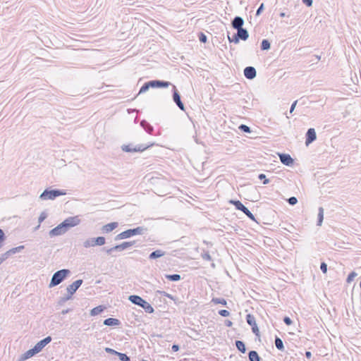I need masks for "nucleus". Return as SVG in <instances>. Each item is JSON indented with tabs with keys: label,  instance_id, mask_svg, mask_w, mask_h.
Masks as SVG:
<instances>
[{
	"label": "nucleus",
	"instance_id": "1",
	"mask_svg": "<svg viewBox=\"0 0 361 361\" xmlns=\"http://www.w3.org/2000/svg\"><path fill=\"white\" fill-rule=\"evenodd\" d=\"M146 231L147 228L142 226H138L135 228L128 229L118 234L116 236L115 240H118L122 239H126L136 235H142Z\"/></svg>",
	"mask_w": 361,
	"mask_h": 361
},
{
	"label": "nucleus",
	"instance_id": "2",
	"mask_svg": "<svg viewBox=\"0 0 361 361\" xmlns=\"http://www.w3.org/2000/svg\"><path fill=\"white\" fill-rule=\"evenodd\" d=\"M70 272V270L66 269H63L56 271L51 277L49 287L53 288L60 284L68 276Z\"/></svg>",
	"mask_w": 361,
	"mask_h": 361
},
{
	"label": "nucleus",
	"instance_id": "3",
	"mask_svg": "<svg viewBox=\"0 0 361 361\" xmlns=\"http://www.w3.org/2000/svg\"><path fill=\"white\" fill-rule=\"evenodd\" d=\"M128 300L133 304L137 305L141 307H142L145 311L147 313H152L154 312V310L153 307L146 300L142 299L141 297L136 295H130L128 298Z\"/></svg>",
	"mask_w": 361,
	"mask_h": 361
},
{
	"label": "nucleus",
	"instance_id": "4",
	"mask_svg": "<svg viewBox=\"0 0 361 361\" xmlns=\"http://www.w3.org/2000/svg\"><path fill=\"white\" fill-rule=\"evenodd\" d=\"M66 192L62 190L54 189L49 190L46 189L44 192L40 195L39 198L42 200H54L59 196L64 195Z\"/></svg>",
	"mask_w": 361,
	"mask_h": 361
},
{
	"label": "nucleus",
	"instance_id": "5",
	"mask_svg": "<svg viewBox=\"0 0 361 361\" xmlns=\"http://www.w3.org/2000/svg\"><path fill=\"white\" fill-rule=\"evenodd\" d=\"M152 145H153V144H151V145L140 144V145H136L135 147H133L132 145H123L121 147V149L123 151L126 152H143L144 150L147 149Z\"/></svg>",
	"mask_w": 361,
	"mask_h": 361
},
{
	"label": "nucleus",
	"instance_id": "6",
	"mask_svg": "<svg viewBox=\"0 0 361 361\" xmlns=\"http://www.w3.org/2000/svg\"><path fill=\"white\" fill-rule=\"evenodd\" d=\"M106 240L105 238L103 236H99L97 238H91L87 239L83 243V246L86 248L90 247H94L97 245H103L105 244Z\"/></svg>",
	"mask_w": 361,
	"mask_h": 361
},
{
	"label": "nucleus",
	"instance_id": "7",
	"mask_svg": "<svg viewBox=\"0 0 361 361\" xmlns=\"http://www.w3.org/2000/svg\"><path fill=\"white\" fill-rule=\"evenodd\" d=\"M135 244V241L133 240V241H128V242H123L120 245H115L114 247H111L109 249H107L106 250V252L109 255L111 254L112 252L114 251H118V252H121V251H123L131 246H133Z\"/></svg>",
	"mask_w": 361,
	"mask_h": 361
},
{
	"label": "nucleus",
	"instance_id": "8",
	"mask_svg": "<svg viewBox=\"0 0 361 361\" xmlns=\"http://www.w3.org/2000/svg\"><path fill=\"white\" fill-rule=\"evenodd\" d=\"M80 223V219L78 216H70L66 219L62 224L64 225V227L68 231V228L78 226Z\"/></svg>",
	"mask_w": 361,
	"mask_h": 361
},
{
	"label": "nucleus",
	"instance_id": "9",
	"mask_svg": "<svg viewBox=\"0 0 361 361\" xmlns=\"http://www.w3.org/2000/svg\"><path fill=\"white\" fill-rule=\"evenodd\" d=\"M66 232H67V230L64 227V225L62 223H61L57 226H56L55 228L51 229L49 232V235L50 237H54V236L63 235Z\"/></svg>",
	"mask_w": 361,
	"mask_h": 361
},
{
	"label": "nucleus",
	"instance_id": "10",
	"mask_svg": "<svg viewBox=\"0 0 361 361\" xmlns=\"http://www.w3.org/2000/svg\"><path fill=\"white\" fill-rule=\"evenodd\" d=\"M173 100L176 104V105L183 111L185 110L184 104L181 102L180 95L178 92L175 85H173Z\"/></svg>",
	"mask_w": 361,
	"mask_h": 361
},
{
	"label": "nucleus",
	"instance_id": "11",
	"mask_svg": "<svg viewBox=\"0 0 361 361\" xmlns=\"http://www.w3.org/2000/svg\"><path fill=\"white\" fill-rule=\"evenodd\" d=\"M24 248H25L24 245H20V246H18L16 247H13L11 249L8 250V251H6V252H4V254H2L1 257V258H4V262L11 255H14L17 252H21Z\"/></svg>",
	"mask_w": 361,
	"mask_h": 361
},
{
	"label": "nucleus",
	"instance_id": "12",
	"mask_svg": "<svg viewBox=\"0 0 361 361\" xmlns=\"http://www.w3.org/2000/svg\"><path fill=\"white\" fill-rule=\"evenodd\" d=\"M82 282L83 281L82 279H78L69 285L66 288L68 293L71 294V295H73L79 288V287L82 284Z\"/></svg>",
	"mask_w": 361,
	"mask_h": 361
},
{
	"label": "nucleus",
	"instance_id": "13",
	"mask_svg": "<svg viewBox=\"0 0 361 361\" xmlns=\"http://www.w3.org/2000/svg\"><path fill=\"white\" fill-rule=\"evenodd\" d=\"M317 139L316 132L314 128H309L306 133V145H310Z\"/></svg>",
	"mask_w": 361,
	"mask_h": 361
},
{
	"label": "nucleus",
	"instance_id": "14",
	"mask_svg": "<svg viewBox=\"0 0 361 361\" xmlns=\"http://www.w3.org/2000/svg\"><path fill=\"white\" fill-rule=\"evenodd\" d=\"M279 156L281 162L286 166H291L294 162L293 159L290 157V154H279Z\"/></svg>",
	"mask_w": 361,
	"mask_h": 361
},
{
	"label": "nucleus",
	"instance_id": "15",
	"mask_svg": "<svg viewBox=\"0 0 361 361\" xmlns=\"http://www.w3.org/2000/svg\"><path fill=\"white\" fill-rule=\"evenodd\" d=\"M256 70L252 66H247L244 69V75L247 79L252 80L256 77Z\"/></svg>",
	"mask_w": 361,
	"mask_h": 361
},
{
	"label": "nucleus",
	"instance_id": "16",
	"mask_svg": "<svg viewBox=\"0 0 361 361\" xmlns=\"http://www.w3.org/2000/svg\"><path fill=\"white\" fill-rule=\"evenodd\" d=\"M38 353L39 352L37 351V348H35L34 346L32 348L28 350L25 353L22 354L18 361H25L27 359L34 356Z\"/></svg>",
	"mask_w": 361,
	"mask_h": 361
},
{
	"label": "nucleus",
	"instance_id": "17",
	"mask_svg": "<svg viewBox=\"0 0 361 361\" xmlns=\"http://www.w3.org/2000/svg\"><path fill=\"white\" fill-rule=\"evenodd\" d=\"M150 85L151 87L152 88H157V87H168L171 82L168 81H163V80H150Z\"/></svg>",
	"mask_w": 361,
	"mask_h": 361
},
{
	"label": "nucleus",
	"instance_id": "18",
	"mask_svg": "<svg viewBox=\"0 0 361 361\" xmlns=\"http://www.w3.org/2000/svg\"><path fill=\"white\" fill-rule=\"evenodd\" d=\"M51 341V336H47L38 343H36L35 348H37V351L39 353L48 343Z\"/></svg>",
	"mask_w": 361,
	"mask_h": 361
},
{
	"label": "nucleus",
	"instance_id": "19",
	"mask_svg": "<svg viewBox=\"0 0 361 361\" xmlns=\"http://www.w3.org/2000/svg\"><path fill=\"white\" fill-rule=\"evenodd\" d=\"M244 24V20L242 17L240 16H235L232 22H231V25L232 27L235 29V30H238V29H240L243 27V25Z\"/></svg>",
	"mask_w": 361,
	"mask_h": 361
},
{
	"label": "nucleus",
	"instance_id": "20",
	"mask_svg": "<svg viewBox=\"0 0 361 361\" xmlns=\"http://www.w3.org/2000/svg\"><path fill=\"white\" fill-rule=\"evenodd\" d=\"M229 203L234 205L236 209L240 210L243 213L247 209V208L239 200H231Z\"/></svg>",
	"mask_w": 361,
	"mask_h": 361
},
{
	"label": "nucleus",
	"instance_id": "21",
	"mask_svg": "<svg viewBox=\"0 0 361 361\" xmlns=\"http://www.w3.org/2000/svg\"><path fill=\"white\" fill-rule=\"evenodd\" d=\"M118 226V224L117 222L109 223V224H107L103 226L102 228V231L103 233H108L112 231L113 230H114L116 228H117Z\"/></svg>",
	"mask_w": 361,
	"mask_h": 361
},
{
	"label": "nucleus",
	"instance_id": "22",
	"mask_svg": "<svg viewBox=\"0 0 361 361\" xmlns=\"http://www.w3.org/2000/svg\"><path fill=\"white\" fill-rule=\"evenodd\" d=\"M237 36L243 41H245L249 37V33L246 29L243 27L237 30Z\"/></svg>",
	"mask_w": 361,
	"mask_h": 361
},
{
	"label": "nucleus",
	"instance_id": "23",
	"mask_svg": "<svg viewBox=\"0 0 361 361\" xmlns=\"http://www.w3.org/2000/svg\"><path fill=\"white\" fill-rule=\"evenodd\" d=\"M120 321L115 318H108L104 321V324L106 326H118Z\"/></svg>",
	"mask_w": 361,
	"mask_h": 361
},
{
	"label": "nucleus",
	"instance_id": "24",
	"mask_svg": "<svg viewBox=\"0 0 361 361\" xmlns=\"http://www.w3.org/2000/svg\"><path fill=\"white\" fill-rule=\"evenodd\" d=\"M140 126L145 129V130L147 133L152 134L154 128L147 121L142 120L140 122Z\"/></svg>",
	"mask_w": 361,
	"mask_h": 361
},
{
	"label": "nucleus",
	"instance_id": "25",
	"mask_svg": "<svg viewBox=\"0 0 361 361\" xmlns=\"http://www.w3.org/2000/svg\"><path fill=\"white\" fill-rule=\"evenodd\" d=\"M165 255V252L161 250H155L154 252H152L149 256V258L150 259H155L157 258H159V257H161L162 256H164Z\"/></svg>",
	"mask_w": 361,
	"mask_h": 361
},
{
	"label": "nucleus",
	"instance_id": "26",
	"mask_svg": "<svg viewBox=\"0 0 361 361\" xmlns=\"http://www.w3.org/2000/svg\"><path fill=\"white\" fill-rule=\"evenodd\" d=\"M248 357L250 361H260L261 357L259 356L258 353L255 350H251L248 353Z\"/></svg>",
	"mask_w": 361,
	"mask_h": 361
},
{
	"label": "nucleus",
	"instance_id": "27",
	"mask_svg": "<svg viewBox=\"0 0 361 361\" xmlns=\"http://www.w3.org/2000/svg\"><path fill=\"white\" fill-rule=\"evenodd\" d=\"M274 343L278 350H281V351L284 350V345H283V341L279 337L276 336Z\"/></svg>",
	"mask_w": 361,
	"mask_h": 361
},
{
	"label": "nucleus",
	"instance_id": "28",
	"mask_svg": "<svg viewBox=\"0 0 361 361\" xmlns=\"http://www.w3.org/2000/svg\"><path fill=\"white\" fill-rule=\"evenodd\" d=\"M318 221L317 225L320 226H322V224L323 222L324 219V209L323 207H320L318 209Z\"/></svg>",
	"mask_w": 361,
	"mask_h": 361
},
{
	"label": "nucleus",
	"instance_id": "29",
	"mask_svg": "<svg viewBox=\"0 0 361 361\" xmlns=\"http://www.w3.org/2000/svg\"><path fill=\"white\" fill-rule=\"evenodd\" d=\"M166 279H167L169 281H178L181 279V276L179 274H166L165 275Z\"/></svg>",
	"mask_w": 361,
	"mask_h": 361
},
{
	"label": "nucleus",
	"instance_id": "30",
	"mask_svg": "<svg viewBox=\"0 0 361 361\" xmlns=\"http://www.w3.org/2000/svg\"><path fill=\"white\" fill-rule=\"evenodd\" d=\"M104 309V307H102V305H99V306H97L96 307H94L90 311V315L91 316L98 315L102 312H103Z\"/></svg>",
	"mask_w": 361,
	"mask_h": 361
},
{
	"label": "nucleus",
	"instance_id": "31",
	"mask_svg": "<svg viewBox=\"0 0 361 361\" xmlns=\"http://www.w3.org/2000/svg\"><path fill=\"white\" fill-rule=\"evenodd\" d=\"M235 346L237 349L241 353H244L246 351L245 343L241 341H235Z\"/></svg>",
	"mask_w": 361,
	"mask_h": 361
},
{
	"label": "nucleus",
	"instance_id": "32",
	"mask_svg": "<svg viewBox=\"0 0 361 361\" xmlns=\"http://www.w3.org/2000/svg\"><path fill=\"white\" fill-rule=\"evenodd\" d=\"M246 321H247V324L249 325H250L251 326H252L257 324L255 317L252 314H247Z\"/></svg>",
	"mask_w": 361,
	"mask_h": 361
},
{
	"label": "nucleus",
	"instance_id": "33",
	"mask_svg": "<svg viewBox=\"0 0 361 361\" xmlns=\"http://www.w3.org/2000/svg\"><path fill=\"white\" fill-rule=\"evenodd\" d=\"M271 47V44L268 39H263L261 43L262 50H269Z\"/></svg>",
	"mask_w": 361,
	"mask_h": 361
},
{
	"label": "nucleus",
	"instance_id": "34",
	"mask_svg": "<svg viewBox=\"0 0 361 361\" xmlns=\"http://www.w3.org/2000/svg\"><path fill=\"white\" fill-rule=\"evenodd\" d=\"M151 87L150 81L145 82L140 88L139 94L147 92Z\"/></svg>",
	"mask_w": 361,
	"mask_h": 361
},
{
	"label": "nucleus",
	"instance_id": "35",
	"mask_svg": "<svg viewBox=\"0 0 361 361\" xmlns=\"http://www.w3.org/2000/svg\"><path fill=\"white\" fill-rule=\"evenodd\" d=\"M117 356L121 361H130V357L125 353L118 352Z\"/></svg>",
	"mask_w": 361,
	"mask_h": 361
},
{
	"label": "nucleus",
	"instance_id": "36",
	"mask_svg": "<svg viewBox=\"0 0 361 361\" xmlns=\"http://www.w3.org/2000/svg\"><path fill=\"white\" fill-rule=\"evenodd\" d=\"M212 302L215 304H221L223 305H226V301L224 298H213Z\"/></svg>",
	"mask_w": 361,
	"mask_h": 361
},
{
	"label": "nucleus",
	"instance_id": "37",
	"mask_svg": "<svg viewBox=\"0 0 361 361\" xmlns=\"http://www.w3.org/2000/svg\"><path fill=\"white\" fill-rule=\"evenodd\" d=\"M238 128L243 131V132H245V133H251V129L249 126L245 125V124H241Z\"/></svg>",
	"mask_w": 361,
	"mask_h": 361
},
{
	"label": "nucleus",
	"instance_id": "38",
	"mask_svg": "<svg viewBox=\"0 0 361 361\" xmlns=\"http://www.w3.org/2000/svg\"><path fill=\"white\" fill-rule=\"evenodd\" d=\"M71 298H72V295H71V294L68 293V295L60 298V300L59 301V305H62L64 302H66L68 300H71Z\"/></svg>",
	"mask_w": 361,
	"mask_h": 361
},
{
	"label": "nucleus",
	"instance_id": "39",
	"mask_svg": "<svg viewBox=\"0 0 361 361\" xmlns=\"http://www.w3.org/2000/svg\"><path fill=\"white\" fill-rule=\"evenodd\" d=\"M228 39L230 41V42H234L235 44H237L239 42V37L237 36V33L234 34L232 37V38H231L230 37H228Z\"/></svg>",
	"mask_w": 361,
	"mask_h": 361
},
{
	"label": "nucleus",
	"instance_id": "40",
	"mask_svg": "<svg viewBox=\"0 0 361 361\" xmlns=\"http://www.w3.org/2000/svg\"><path fill=\"white\" fill-rule=\"evenodd\" d=\"M199 40L202 43H205L207 42V37L203 32H200Z\"/></svg>",
	"mask_w": 361,
	"mask_h": 361
},
{
	"label": "nucleus",
	"instance_id": "41",
	"mask_svg": "<svg viewBox=\"0 0 361 361\" xmlns=\"http://www.w3.org/2000/svg\"><path fill=\"white\" fill-rule=\"evenodd\" d=\"M258 178L259 180H264L263 183L264 185L268 184L269 183V180L266 178V176L264 173H260Z\"/></svg>",
	"mask_w": 361,
	"mask_h": 361
},
{
	"label": "nucleus",
	"instance_id": "42",
	"mask_svg": "<svg viewBox=\"0 0 361 361\" xmlns=\"http://www.w3.org/2000/svg\"><path fill=\"white\" fill-rule=\"evenodd\" d=\"M244 214L251 220L255 221V216L252 213L247 209Z\"/></svg>",
	"mask_w": 361,
	"mask_h": 361
},
{
	"label": "nucleus",
	"instance_id": "43",
	"mask_svg": "<svg viewBox=\"0 0 361 361\" xmlns=\"http://www.w3.org/2000/svg\"><path fill=\"white\" fill-rule=\"evenodd\" d=\"M357 276V274L354 271L351 272L347 278V282L350 283L352 281H353L354 278Z\"/></svg>",
	"mask_w": 361,
	"mask_h": 361
},
{
	"label": "nucleus",
	"instance_id": "44",
	"mask_svg": "<svg viewBox=\"0 0 361 361\" xmlns=\"http://www.w3.org/2000/svg\"><path fill=\"white\" fill-rule=\"evenodd\" d=\"M288 202L290 205H295L298 202V199L295 197H290V198L288 199Z\"/></svg>",
	"mask_w": 361,
	"mask_h": 361
},
{
	"label": "nucleus",
	"instance_id": "45",
	"mask_svg": "<svg viewBox=\"0 0 361 361\" xmlns=\"http://www.w3.org/2000/svg\"><path fill=\"white\" fill-rule=\"evenodd\" d=\"M47 217V214H46V212H42L38 219L39 224H40Z\"/></svg>",
	"mask_w": 361,
	"mask_h": 361
},
{
	"label": "nucleus",
	"instance_id": "46",
	"mask_svg": "<svg viewBox=\"0 0 361 361\" xmlns=\"http://www.w3.org/2000/svg\"><path fill=\"white\" fill-rule=\"evenodd\" d=\"M219 314L224 317H228L230 315V312L226 310H221L219 312Z\"/></svg>",
	"mask_w": 361,
	"mask_h": 361
},
{
	"label": "nucleus",
	"instance_id": "47",
	"mask_svg": "<svg viewBox=\"0 0 361 361\" xmlns=\"http://www.w3.org/2000/svg\"><path fill=\"white\" fill-rule=\"evenodd\" d=\"M320 269L324 274H326L327 272V264L325 262H322Z\"/></svg>",
	"mask_w": 361,
	"mask_h": 361
},
{
	"label": "nucleus",
	"instance_id": "48",
	"mask_svg": "<svg viewBox=\"0 0 361 361\" xmlns=\"http://www.w3.org/2000/svg\"><path fill=\"white\" fill-rule=\"evenodd\" d=\"M105 351L108 353H110V354H112V355H117L118 354V352L112 348H105Z\"/></svg>",
	"mask_w": 361,
	"mask_h": 361
},
{
	"label": "nucleus",
	"instance_id": "49",
	"mask_svg": "<svg viewBox=\"0 0 361 361\" xmlns=\"http://www.w3.org/2000/svg\"><path fill=\"white\" fill-rule=\"evenodd\" d=\"M202 257L204 259L207 260V261H210L212 259V257H211L210 255L209 254V252H205V253L202 254Z\"/></svg>",
	"mask_w": 361,
	"mask_h": 361
},
{
	"label": "nucleus",
	"instance_id": "50",
	"mask_svg": "<svg viewBox=\"0 0 361 361\" xmlns=\"http://www.w3.org/2000/svg\"><path fill=\"white\" fill-rule=\"evenodd\" d=\"M252 331L255 335H259V329L257 324L252 326Z\"/></svg>",
	"mask_w": 361,
	"mask_h": 361
},
{
	"label": "nucleus",
	"instance_id": "51",
	"mask_svg": "<svg viewBox=\"0 0 361 361\" xmlns=\"http://www.w3.org/2000/svg\"><path fill=\"white\" fill-rule=\"evenodd\" d=\"M263 10H264V4H262L257 10L256 16H259L261 14V13L263 11Z\"/></svg>",
	"mask_w": 361,
	"mask_h": 361
},
{
	"label": "nucleus",
	"instance_id": "52",
	"mask_svg": "<svg viewBox=\"0 0 361 361\" xmlns=\"http://www.w3.org/2000/svg\"><path fill=\"white\" fill-rule=\"evenodd\" d=\"M283 322L286 325H290L293 323L292 320L288 317H285L283 318Z\"/></svg>",
	"mask_w": 361,
	"mask_h": 361
},
{
	"label": "nucleus",
	"instance_id": "53",
	"mask_svg": "<svg viewBox=\"0 0 361 361\" xmlns=\"http://www.w3.org/2000/svg\"><path fill=\"white\" fill-rule=\"evenodd\" d=\"M158 292L160 294H161V295H164V296H166V297H167V298H169L170 299H172V300L173 299V297L171 294H169V293H166L165 291H158Z\"/></svg>",
	"mask_w": 361,
	"mask_h": 361
},
{
	"label": "nucleus",
	"instance_id": "54",
	"mask_svg": "<svg viewBox=\"0 0 361 361\" xmlns=\"http://www.w3.org/2000/svg\"><path fill=\"white\" fill-rule=\"evenodd\" d=\"M297 102H298V101L296 100V101H295V102L292 104V105H291V106H290V114H292V113L293 112V111H294V109H295V106H296V104H297Z\"/></svg>",
	"mask_w": 361,
	"mask_h": 361
},
{
	"label": "nucleus",
	"instance_id": "55",
	"mask_svg": "<svg viewBox=\"0 0 361 361\" xmlns=\"http://www.w3.org/2000/svg\"><path fill=\"white\" fill-rule=\"evenodd\" d=\"M302 2L307 6H311L313 1L312 0H302Z\"/></svg>",
	"mask_w": 361,
	"mask_h": 361
},
{
	"label": "nucleus",
	"instance_id": "56",
	"mask_svg": "<svg viewBox=\"0 0 361 361\" xmlns=\"http://www.w3.org/2000/svg\"><path fill=\"white\" fill-rule=\"evenodd\" d=\"M180 347L178 345H173L172 347H171V349L173 352H177L178 350H179Z\"/></svg>",
	"mask_w": 361,
	"mask_h": 361
},
{
	"label": "nucleus",
	"instance_id": "57",
	"mask_svg": "<svg viewBox=\"0 0 361 361\" xmlns=\"http://www.w3.org/2000/svg\"><path fill=\"white\" fill-rule=\"evenodd\" d=\"M71 310H72L71 309L63 310L61 312V314H66L68 313L69 312H71Z\"/></svg>",
	"mask_w": 361,
	"mask_h": 361
},
{
	"label": "nucleus",
	"instance_id": "58",
	"mask_svg": "<svg viewBox=\"0 0 361 361\" xmlns=\"http://www.w3.org/2000/svg\"><path fill=\"white\" fill-rule=\"evenodd\" d=\"M305 356H306V357H307V358H310V357H311V356H312V353H311V352H310V351H306V353H305Z\"/></svg>",
	"mask_w": 361,
	"mask_h": 361
},
{
	"label": "nucleus",
	"instance_id": "59",
	"mask_svg": "<svg viewBox=\"0 0 361 361\" xmlns=\"http://www.w3.org/2000/svg\"><path fill=\"white\" fill-rule=\"evenodd\" d=\"M231 325H232V322L231 321H227L226 322V326H231Z\"/></svg>",
	"mask_w": 361,
	"mask_h": 361
},
{
	"label": "nucleus",
	"instance_id": "60",
	"mask_svg": "<svg viewBox=\"0 0 361 361\" xmlns=\"http://www.w3.org/2000/svg\"><path fill=\"white\" fill-rule=\"evenodd\" d=\"M280 16H281V18L285 17V16H286L285 13H280Z\"/></svg>",
	"mask_w": 361,
	"mask_h": 361
},
{
	"label": "nucleus",
	"instance_id": "61",
	"mask_svg": "<svg viewBox=\"0 0 361 361\" xmlns=\"http://www.w3.org/2000/svg\"><path fill=\"white\" fill-rule=\"evenodd\" d=\"M3 262H4V258H1V257H0V264H1Z\"/></svg>",
	"mask_w": 361,
	"mask_h": 361
},
{
	"label": "nucleus",
	"instance_id": "62",
	"mask_svg": "<svg viewBox=\"0 0 361 361\" xmlns=\"http://www.w3.org/2000/svg\"><path fill=\"white\" fill-rule=\"evenodd\" d=\"M316 58L319 60L321 59V57L319 56H316Z\"/></svg>",
	"mask_w": 361,
	"mask_h": 361
},
{
	"label": "nucleus",
	"instance_id": "63",
	"mask_svg": "<svg viewBox=\"0 0 361 361\" xmlns=\"http://www.w3.org/2000/svg\"><path fill=\"white\" fill-rule=\"evenodd\" d=\"M39 227V224L37 226H35V230H37Z\"/></svg>",
	"mask_w": 361,
	"mask_h": 361
},
{
	"label": "nucleus",
	"instance_id": "64",
	"mask_svg": "<svg viewBox=\"0 0 361 361\" xmlns=\"http://www.w3.org/2000/svg\"><path fill=\"white\" fill-rule=\"evenodd\" d=\"M360 289H361V281H360Z\"/></svg>",
	"mask_w": 361,
	"mask_h": 361
}]
</instances>
